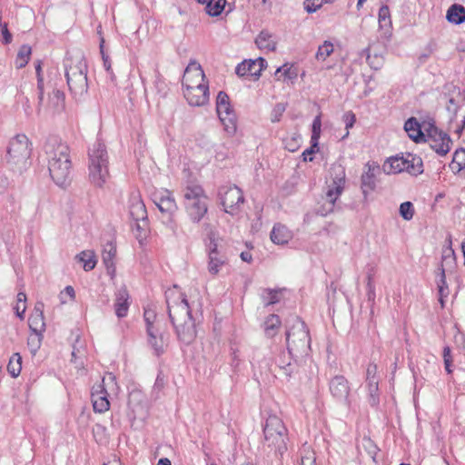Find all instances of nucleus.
<instances>
[{
    "label": "nucleus",
    "mask_w": 465,
    "mask_h": 465,
    "mask_svg": "<svg viewBox=\"0 0 465 465\" xmlns=\"http://www.w3.org/2000/svg\"><path fill=\"white\" fill-rule=\"evenodd\" d=\"M168 315L173 326L177 340L185 345L191 344L197 336V317L193 315L195 307L200 303H191L184 294L174 286L165 292Z\"/></svg>",
    "instance_id": "nucleus-1"
},
{
    "label": "nucleus",
    "mask_w": 465,
    "mask_h": 465,
    "mask_svg": "<svg viewBox=\"0 0 465 465\" xmlns=\"http://www.w3.org/2000/svg\"><path fill=\"white\" fill-rule=\"evenodd\" d=\"M48 160V171L52 180L59 187H66L71 183L72 162L66 143L50 139L45 145Z\"/></svg>",
    "instance_id": "nucleus-2"
},
{
    "label": "nucleus",
    "mask_w": 465,
    "mask_h": 465,
    "mask_svg": "<svg viewBox=\"0 0 465 465\" xmlns=\"http://www.w3.org/2000/svg\"><path fill=\"white\" fill-rule=\"evenodd\" d=\"M64 74L69 91L75 100H82L87 94V64L82 53L69 55L64 62Z\"/></svg>",
    "instance_id": "nucleus-3"
},
{
    "label": "nucleus",
    "mask_w": 465,
    "mask_h": 465,
    "mask_svg": "<svg viewBox=\"0 0 465 465\" xmlns=\"http://www.w3.org/2000/svg\"><path fill=\"white\" fill-rule=\"evenodd\" d=\"M109 156L105 144L95 141L88 151V178L96 187H103L109 177Z\"/></svg>",
    "instance_id": "nucleus-4"
},
{
    "label": "nucleus",
    "mask_w": 465,
    "mask_h": 465,
    "mask_svg": "<svg viewBox=\"0 0 465 465\" xmlns=\"http://www.w3.org/2000/svg\"><path fill=\"white\" fill-rule=\"evenodd\" d=\"M183 204L193 223H199L208 213V196L200 184L188 183L183 190Z\"/></svg>",
    "instance_id": "nucleus-5"
},
{
    "label": "nucleus",
    "mask_w": 465,
    "mask_h": 465,
    "mask_svg": "<svg viewBox=\"0 0 465 465\" xmlns=\"http://www.w3.org/2000/svg\"><path fill=\"white\" fill-rule=\"evenodd\" d=\"M286 343L289 354L302 357L311 351V337L304 322L296 317L292 327L286 331Z\"/></svg>",
    "instance_id": "nucleus-6"
},
{
    "label": "nucleus",
    "mask_w": 465,
    "mask_h": 465,
    "mask_svg": "<svg viewBox=\"0 0 465 465\" xmlns=\"http://www.w3.org/2000/svg\"><path fill=\"white\" fill-rule=\"evenodd\" d=\"M330 176L331 182L328 184L323 198L324 203L317 211L322 216H326L333 212L335 203L343 192L345 184V170L343 166L340 163L332 164L330 168Z\"/></svg>",
    "instance_id": "nucleus-7"
},
{
    "label": "nucleus",
    "mask_w": 465,
    "mask_h": 465,
    "mask_svg": "<svg viewBox=\"0 0 465 465\" xmlns=\"http://www.w3.org/2000/svg\"><path fill=\"white\" fill-rule=\"evenodd\" d=\"M31 152L28 137L25 134H17L10 140L5 158L14 169L22 172L29 164Z\"/></svg>",
    "instance_id": "nucleus-8"
},
{
    "label": "nucleus",
    "mask_w": 465,
    "mask_h": 465,
    "mask_svg": "<svg viewBox=\"0 0 465 465\" xmlns=\"http://www.w3.org/2000/svg\"><path fill=\"white\" fill-rule=\"evenodd\" d=\"M207 231L208 243L206 244V252L208 255V272L216 276L224 265L228 263V257L223 252L221 242L222 238L219 237L218 232L213 229L210 224L205 226Z\"/></svg>",
    "instance_id": "nucleus-9"
},
{
    "label": "nucleus",
    "mask_w": 465,
    "mask_h": 465,
    "mask_svg": "<svg viewBox=\"0 0 465 465\" xmlns=\"http://www.w3.org/2000/svg\"><path fill=\"white\" fill-rule=\"evenodd\" d=\"M286 432L287 430L278 416L270 415L266 419L263 429L264 440L269 447L273 446L275 448L274 454L276 456H282L287 450L285 442Z\"/></svg>",
    "instance_id": "nucleus-10"
},
{
    "label": "nucleus",
    "mask_w": 465,
    "mask_h": 465,
    "mask_svg": "<svg viewBox=\"0 0 465 465\" xmlns=\"http://www.w3.org/2000/svg\"><path fill=\"white\" fill-rule=\"evenodd\" d=\"M420 157L407 153L405 156H394L386 161L382 166L386 173H399L407 172L411 175H418L423 172Z\"/></svg>",
    "instance_id": "nucleus-11"
},
{
    "label": "nucleus",
    "mask_w": 465,
    "mask_h": 465,
    "mask_svg": "<svg viewBox=\"0 0 465 465\" xmlns=\"http://www.w3.org/2000/svg\"><path fill=\"white\" fill-rule=\"evenodd\" d=\"M423 127L427 137L425 142H428L439 155H446L452 143L450 135L440 130L432 119L423 121Z\"/></svg>",
    "instance_id": "nucleus-12"
},
{
    "label": "nucleus",
    "mask_w": 465,
    "mask_h": 465,
    "mask_svg": "<svg viewBox=\"0 0 465 465\" xmlns=\"http://www.w3.org/2000/svg\"><path fill=\"white\" fill-rule=\"evenodd\" d=\"M218 198L225 213L234 215L244 203L242 191L236 185H223L218 190Z\"/></svg>",
    "instance_id": "nucleus-13"
},
{
    "label": "nucleus",
    "mask_w": 465,
    "mask_h": 465,
    "mask_svg": "<svg viewBox=\"0 0 465 465\" xmlns=\"http://www.w3.org/2000/svg\"><path fill=\"white\" fill-rule=\"evenodd\" d=\"M216 112L224 131L229 135H233L236 132V116L231 106L230 98L223 91H220L217 94Z\"/></svg>",
    "instance_id": "nucleus-14"
},
{
    "label": "nucleus",
    "mask_w": 465,
    "mask_h": 465,
    "mask_svg": "<svg viewBox=\"0 0 465 465\" xmlns=\"http://www.w3.org/2000/svg\"><path fill=\"white\" fill-rule=\"evenodd\" d=\"M329 390L332 398L339 403L351 406L349 399L351 387L348 380L342 375L334 376L329 382Z\"/></svg>",
    "instance_id": "nucleus-15"
},
{
    "label": "nucleus",
    "mask_w": 465,
    "mask_h": 465,
    "mask_svg": "<svg viewBox=\"0 0 465 465\" xmlns=\"http://www.w3.org/2000/svg\"><path fill=\"white\" fill-rule=\"evenodd\" d=\"M207 84L208 83L205 80V74L202 66L196 62L189 64L183 76V89L201 86L202 84Z\"/></svg>",
    "instance_id": "nucleus-16"
},
{
    "label": "nucleus",
    "mask_w": 465,
    "mask_h": 465,
    "mask_svg": "<svg viewBox=\"0 0 465 465\" xmlns=\"http://www.w3.org/2000/svg\"><path fill=\"white\" fill-rule=\"evenodd\" d=\"M267 66V62L262 57L254 60H244L240 63L236 68L235 73L238 76H255L259 77L262 71Z\"/></svg>",
    "instance_id": "nucleus-17"
},
{
    "label": "nucleus",
    "mask_w": 465,
    "mask_h": 465,
    "mask_svg": "<svg viewBox=\"0 0 465 465\" xmlns=\"http://www.w3.org/2000/svg\"><path fill=\"white\" fill-rule=\"evenodd\" d=\"M292 356V355L289 354V352L282 351L274 362L264 359L262 361L264 366L261 365V368L264 367L271 372H274L276 369H279L286 377H290L294 371V365L291 361Z\"/></svg>",
    "instance_id": "nucleus-18"
},
{
    "label": "nucleus",
    "mask_w": 465,
    "mask_h": 465,
    "mask_svg": "<svg viewBox=\"0 0 465 465\" xmlns=\"http://www.w3.org/2000/svg\"><path fill=\"white\" fill-rule=\"evenodd\" d=\"M183 95L190 105L203 106L209 101V86L202 84L201 86L183 89Z\"/></svg>",
    "instance_id": "nucleus-19"
},
{
    "label": "nucleus",
    "mask_w": 465,
    "mask_h": 465,
    "mask_svg": "<svg viewBox=\"0 0 465 465\" xmlns=\"http://www.w3.org/2000/svg\"><path fill=\"white\" fill-rule=\"evenodd\" d=\"M91 397L94 412L104 413L109 410L108 393L104 384L94 386Z\"/></svg>",
    "instance_id": "nucleus-20"
},
{
    "label": "nucleus",
    "mask_w": 465,
    "mask_h": 465,
    "mask_svg": "<svg viewBox=\"0 0 465 465\" xmlns=\"http://www.w3.org/2000/svg\"><path fill=\"white\" fill-rule=\"evenodd\" d=\"M44 308L45 305L42 302H36L34 311L28 319L30 330L38 336H42L43 332L45 331Z\"/></svg>",
    "instance_id": "nucleus-21"
},
{
    "label": "nucleus",
    "mask_w": 465,
    "mask_h": 465,
    "mask_svg": "<svg viewBox=\"0 0 465 465\" xmlns=\"http://www.w3.org/2000/svg\"><path fill=\"white\" fill-rule=\"evenodd\" d=\"M153 202L161 213L172 215L177 210L176 202L169 191L160 192L153 196Z\"/></svg>",
    "instance_id": "nucleus-22"
},
{
    "label": "nucleus",
    "mask_w": 465,
    "mask_h": 465,
    "mask_svg": "<svg viewBox=\"0 0 465 465\" xmlns=\"http://www.w3.org/2000/svg\"><path fill=\"white\" fill-rule=\"evenodd\" d=\"M367 171L361 175V190L365 198L370 192H372L376 187V175L380 173L381 169L378 164L370 163L366 164Z\"/></svg>",
    "instance_id": "nucleus-23"
},
{
    "label": "nucleus",
    "mask_w": 465,
    "mask_h": 465,
    "mask_svg": "<svg viewBox=\"0 0 465 465\" xmlns=\"http://www.w3.org/2000/svg\"><path fill=\"white\" fill-rule=\"evenodd\" d=\"M129 213L133 220H146V207L138 193H133L129 199Z\"/></svg>",
    "instance_id": "nucleus-24"
},
{
    "label": "nucleus",
    "mask_w": 465,
    "mask_h": 465,
    "mask_svg": "<svg viewBox=\"0 0 465 465\" xmlns=\"http://www.w3.org/2000/svg\"><path fill=\"white\" fill-rule=\"evenodd\" d=\"M404 130L409 137L415 143L426 141V133L424 132L423 122L420 124L416 118L411 117L404 124Z\"/></svg>",
    "instance_id": "nucleus-25"
},
{
    "label": "nucleus",
    "mask_w": 465,
    "mask_h": 465,
    "mask_svg": "<svg viewBox=\"0 0 465 465\" xmlns=\"http://www.w3.org/2000/svg\"><path fill=\"white\" fill-rule=\"evenodd\" d=\"M129 293L125 287L120 288L116 292L114 310L118 318L127 315L129 309Z\"/></svg>",
    "instance_id": "nucleus-26"
},
{
    "label": "nucleus",
    "mask_w": 465,
    "mask_h": 465,
    "mask_svg": "<svg viewBox=\"0 0 465 465\" xmlns=\"http://www.w3.org/2000/svg\"><path fill=\"white\" fill-rule=\"evenodd\" d=\"M146 333L148 343L154 351L155 354H162L167 346L166 341L164 340L163 334L159 332L157 328H154V330L149 329L147 330Z\"/></svg>",
    "instance_id": "nucleus-27"
},
{
    "label": "nucleus",
    "mask_w": 465,
    "mask_h": 465,
    "mask_svg": "<svg viewBox=\"0 0 465 465\" xmlns=\"http://www.w3.org/2000/svg\"><path fill=\"white\" fill-rule=\"evenodd\" d=\"M115 254H116L115 245L113 242H107L104 245L102 258H103V262L107 269V273L109 275H111L112 277L114 276V274L115 272V266H114V262Z\"/></svg>",
    "instance_id": "nucleus-28"
},
{
    "label": "nucleus",
    "mask_w": 465,
    "mask_h": 465,
    "mask_svg": "<svg viewBox=\"0 0 465 465\" xmlns=\"http://www.w3.org/2000/svg\"><path fill=\"white\" fill-rule=\"evenodd\" d=\"M291 239V234L286 226L275 224L271 232V240L276 244H284Z\"/></svg>",
    "instance_id": "nucleus-29"
},
{
    "label": "nucleus",
    "mask_w": 465,
    "mask_h": 465,
    "mask_svg": "<svg viewBox=\"0 0 465 465\" xmlns=\"http://www.w3.org/2000/svg\"><path fill=\"white\" fill-rule=\"evenodd\" d=\"M446 17L450 23L462 24L465 21V7L458 4L452 5L449 8Z\"/></svg>",
    "instance_id": "nucleus-30"
},
{
    "label": "nucleus",
    "mask_w": 465,
    "mask_h": 465,
    "mask_svg": "<svg viewBox=\"0 0 465 465\" xmlns=\"http://www.w3.org/2000/svg\"><path fill=\"white\" fill-rule=\"evenodd\" d=\"M281 323L282 322L278 315L270 314L263 323L266 336L269 338L274 337L278 332Z\"/></svg>",
    "instance_id": "nucleus-31"
},
{
    "label": "nucleus",
    "mask_w": 465,
    "mask_h": 465,
    "mask_svg": "<svg viewBox=\"0 0 465 465\" xmlns=\"http://www.w3.org/2000/svg\"><path fill=\"white\" fill-rule=\"evenodd\" d=\"M272 34L268 31H262L255 39V43L260 49H267L268 51H274L276 49V42L272 39Z\"/></svg>",
    "instance_id": "nucleus-32"
},
{
    "label": "nucleus",
    "mask_w": 465,
    "mask_h": 465,
    "mask_svg": "<svg viewBox=\"0 0 465 465\" xmlns=\"http://www.w3.org/2000/svg\"><path fill=\"white\" fill-rule=\"evenodd\" d=\"M379 26L381 30H384V35L390 33L391 26V13L388 5H381L379 9L378 14Z\"/></svg>",
    "instance_id": "nucleus-33"
},
{
    "label": "nucleus",
    "mask_w": 465,
    "mask_h": 465,
    "mask_svg": "<svg viewBox=\"0 0 465 465\" xmlns=\"http://www.w3.org/2000/svg\"><path fill=\"white\" fill-rule=\"evenodd\" d=\"M439 279L437 280V286H438V292H439V301L441 303V306H444V298L449 295V287L446 282V275H445V269L443 267V264H441L440 268L439 269Z\"/></svg>",
    "instance_id": "nucleus-34"
},
{
    "label": "nucleus",
    "mask_w": 465,
    "mask_h": 465,
    "mask_svg": "<svg viewBox=\"0 0 465 465\" xmlns=\"http://www.w3.org/2000/svg\"><path fill=\"white\" fill-rule=\"evenodd\" d=\"M75 259L79 262H83L84 270L88 272L93 270L95 267L96 260L94 253L91 251H84L78 255H76Z\"/></svg>",
    "instance_id": "nucleus-35"
},
{
    "label": "nucleus",
    "mask_w": 465,
    "mask_h": 465,
    "mask_svg": "<svg viewBox=\"0 0 465 465\" xmlns=\"http://www.w3.org/2000/svg\"><path fill=\"white\" fill-rule=\"evenodd\" d=\"M32 54V49L28 45H24L20 47L16 58H15V66L20 69L25 67L30 59Z\"/></svg>",
    "instance_id": "nucleus-36"
},
{
    "label": "nucleus",
    "mask_w": 465,
    "mask_h": 465,
    "mask_svg": "<svg viewBox=\"0 0 465 465\" xmlns=\"http://www.w3.org/2000/svg\"><path fill=\"white\" fill-rule=\"evenodd\" d=\"M22 370V357L19 353H14L7 365V371L14 378L17 377Z\"/></svg>",
    "instance_id": "nucleus-37"
},
{
    "label": "nucleus",
    "mask_w": 465,
    "mask_h": 465,
    "mask_svg": "<svg viewBox=\"0 0 465 465\" xmlns=\"http://www.w3.org/2000/svg\"><path fill=\"white\" fill-rule=\"evenodd\" d=\"M49 106L52 107L54 111H60L64 108V94L60 90H54L53 93L49 95Z\"/></svg>",
    "instance_id": "nucleus-38"
},
{
    "label": "nucleus",
    "mask_w": 465,
    "mask_h": 465,
    "mask_svg": "<svg viewBox=\"0 0 465 465\" xmlns=\"http://www.w3.org/2000/svg\"><path fill=\"white\" fill-rule=\"evenodd\" d=\"M226 0H209L205 6L206 13L211 16H218L224 9Z\"/></svg>",
    "instance_id": "nucleus-39"
},
{
    "label": "nucleus",
    "mask_w": 465,
    "mask_h": 465,
    "mask_svg": "<svg viewBox=\"0 0 465 465\" xmlns=\"http://www.w3.org/2000/svg\"><path fill=\"white\" fill-rule=\"evenodd\" d=\"M334 51L333 44L330 41L324 43L318 47L315 58L318 61H325Z\"/></svg>",
    "instance_id": "nucleus-40"
},
{
    "label": "nucleus",
    "mask_w": 465,
    "mask_h": 465,
    "mask_svg": "<svg viewBox=\"0 0 465 465\" xmlns=\"http://www.w3.org/2000/svg\"><path fill=\"white\" fill-rule=\"evenodd\" d=\"M274 75L277 78V80H281L282 77V81H286L296 78L297 73L295 71H292V67L289 66L288 64H285L275 71Z\"/></svg>",
    "instance_id": "nucleus-41"
},
{
    "label": "nucleus",
    "mask_w": 465,
    "mask_h": 465,
    "mask_svg": "<svg viewBox=\"0 0 465 465\" xmlns=\"http://www.w3.org/2000/svg\"><path fill=\"white\" fill-rule=\"evenodd\" d=\"M41 62L37 61V64H35V71L37 75V89H38V111H40L43 101H44V79L41 74Z\"/></svg>",
    "instance_id": "nucleus-42"
},
{
    "label": "nucleus",
    "mask_w": 465,
    "mask_h": 465,
    "mask_svg": "<svg viewBox=\"0 0 465 465\" xmlns=\"http://www.w3.org/2000/svg\"><path fill=\"white\" fill-rule=\"evenodd\" d=\"M262 298L266 306L275 304L280 302V291L266 289L263 291Z\"/></svg>",
    "instance_id": "nucleus-43"
},
{
    "label": "nucleus",
    "mask_w": 465,
    "mask_h": 465,
    "mask_svg": "<svg viewBox=\"0 0 465 465\" xmlns=\"http://www.w3.org/2000/svg\"><path fill=\"white\" fill-rule=\"evenodd\" d=\"M368 401L371 406H377L380 402L379 383L367 384Z\"/></svg>",
    "instance_id": "nucleus-44"
},
{
    "label": "nucleus",
    "mask_w": 465,
    "mask_h": 465,
    "mask_svg": "<svg viewBox=\"0 0 465 465\" xmlns=\"http://www.w3.org/2000/svg\"><path fill=\"white\" fill-rule=\"evenodd\" d=\"M16 305L15 306V311L16 315L23 320L24 315L26 310L25 302H26V294L23 292H19L16 296Z\"/></svg>",
    "instance_id": "nucleus-45"
},
{
    "label": "nucleus",
    "mask_w": 465,
    "mask_h": 465,
    "mask_svg": "<svg viewBox=\"0 0 465 465\" xmlns=\"http://www.w3.org/2000/svg\"><path fill=\"white\" fill-rule=\"evenodd\" d=\"M378 367L374 362H371L368 364L366 369V382L367 384L371 383H379V378L377 376Z\"/></svg>",
    "instance_id": "nucleus-46"
},
{
    "label": "nucleus",
    "mask_w": 465,
    "mask_h": 465,
    "mask_svg": "<svg viewBox=\"0 0 465 465\" xmlns=\"http://www.w3.org/2000/svg\"><path fill=\"white\" fill-rule=\"evenodd\" d=\"M135 222L134 229L136 230V238L142 242L146 237L148 231V222L146 220H134Z\"/></svg>",
    "instance_id": "nucleus-47"
},
{
    "label": "nucleus",
    "mask_w": 465,
    "mask_h": 465,
    "mask_svg": "<svg viewBox=\"0 0 465 465\" xmlns=\"http://www.w3.org/2000/svg\"><path fill=\"white\" fill-rule=\"evenodd\" d=\"M400 214L406 220L410 221L414 215V207L411 202H404L400 205Z\"/></svg>",
    "instance_id": "nucleus-48"
},
{
    "label": "nucleus",
    "mask_w": 465,
    "mask_h": 465,
    "mask_svg": "<svg viewBox=\"0 0 465 465\" xmlns=\"http://www.w3.org/2000/svg\"><path fill=\"white\" fill-rule=\"evenodd\" d=\"M144 322L146 323V331L149 329L154 330V322L156 320V313L152 308H145L143 312Z\"/></svg>",
    "instance_id": "nucleus-49"
},
{
    "label": "nucleus",
    "mask_w": 465,
    "mask_h": 465,
    "mask_svg": "<svg viewBox=\"0 0 465 465\" xmlns=\"http://www.w3.org/2000/svg\"><path fill=\"white\" fill-rule=\"evenodd\" d=\"M321 127H322L321 117L316 116L312 122V140H311V142H313V146L318 145V140L320 138V134H321Z\"/></svg>",
    "instance_id": "nucleus-50"
},
{
    "label": "nucleus",
    "mask_w": 465,
    "mask_h": 465,
    "mask_svg": "<svg viewBox=\"0 0 465 465\" xmlns=\"http://www.w3.org/2000/svg\"><path fill=\"white\" fill-rule=\"evenodd\" d=\"M301 465H316L315 453L309 448L303 450V454L301 458Z\"/></svg>",
    "instance_id": "nucleus-51"
},
{
    "label": "nucleus",
    "mask_w": 465,
    "mask_h": 465,
    "mask_svg": "<svg viewBox=\"0 0 465 465\" xmlns=\"http://www.w3.org/2000/svg\"><path fill=\"white\" fill-rule=\"evenodd\" d=\"M286 110V105L284 104L279 103L277 104L271 114V121L272 123H277L281 120L283 113Z\"/></svg>",
    "instance_id": "nucleus-52"
},
{
    "label": "nucleus",
    "mask_w": 465,
    "mask_h": 465,
    "mask_svg": "<svg viewBox=\"0 0 465 465\" xmlns=\"http://www.w3.org/2000/svg\"><path fill=\"white\" fill-rule=\"evenodd\" d=\"M323 0H305L304 9L309 13H314L322 7Z\"/></svg>",
    "instance_id": "nucleus-53"
},
{
    "label": "nucleus",
    "mask_w": 465,
    "mask_h": 465,
    "mask_svg": "<svg viewBox=\"0 0 465 465\" xmlns=\"http://www.w3.org/2000/svg\"><path fill=\"white\" fill-rule=\"evenodd\" d=\"M443 360H444V365L446 371L450 374L452 372L450 366L452 362V358L450 355V347L446 346L443 349Z\"/></svg>",
    "instance_id": "nucleus-54"
},
{
    "label": "nucleus",
    "mask_w": 465,
    "mask_h": 465,
    "mask_svg": "<svg viewBox=\"0 0 465 465\" xmlns=\"http://www.w3.org/2000/svg\"><path fill=\"white\" fill-rule=\"evenodd\" d=\"M367 62L371 68L378 70L382 65V57L376 54L372 57L369 54L367 56Z\"/></svg>",
    "instance_id": "nucleus-55"
},
{
    "label": "nucleus",
    "mask_w": 465,
    "mask_h": 465,
    "mask_svg": "<svg viewBox=\"0 0 465 465\" xmlns=\"http://www.w3.org/2000/svg\"><path fill=\"white\" fill-rule=\"evenodd\" d=\"M41 339L42 336H38L36 334L28 338L27 344L29 347H31L32 352H35L39 349Z\"/></svg>",
    "instance_id": "nucleus-56"
},
{
    "label": "nucleus",
    "mask_w": 465,
    "mask_h": 465,
    "mask_svg": "<svg viewBox=\"0 0 465 465\" xmlns=\"http://www.w3.org/2000/svg\"><path fill=\"white\" fill-rule=\"evenodd\" d=\"M367 296L369 301H374L375 299V287L372 282L371 275L369 274L367 277Z\"/></svg>",
    "instance_id": "nucleus-57"
},
{
    "label": "nucleus",
    "mask_w": 465,
    "mask_h": 465,
    "mask_svg": "<svg viewBox=\"0 0 465 465\" xmlns=\"http://www.w3.org/2000/svg\"><path fill=\"white\" fill-rule=\"evenodd\" d=\"M453 162H455V163H459L460 165L462 164L465 166V149L460 148L455 151L453 155Z\"/></svg>",
    "instance_id": "nucleus-58"
},
{
    "label": "nucleus",
    "mask_w": 465,
    "mask_h": 465,
    "mask_svg": "<svg viewBox=\"0 0 465 465\" xmlns=\"http://www.w3.org/2000/svg\"><path fill=\"white\" fill-rule=\"evenodd\" d=\"M356 121L355 114L352 112H347L343 115V122L345 123L346 129L351 128Z\"/></svg>",
    "instance_id": "nucleus-59"
},
{
    "label": "nucleus",
    "mask_w": 465,
    "mask_h": 465,
    "mask_svg": "<svg viewBox=\"0 0 465 465\" xmlns=\"http://www.w3.org/2000/svg\"><path fill=\"white\" fill-rule=\"evenodd\" d=\"M455 262V254L454 251L450 247L446 253L442 255V262H450L454 263Z\"/></svg>",
    "instance_id": "nucleus-60"
},
{
    "label": "nucleus",
    "mask_w": 465,
    "mask_h": 465,
    "mask_svg": "<svg viewBox=\"0 0 465 465\" xmlns=\"http://www.w3.org/2000/svg\"><path fill=\"white\" fill-rule=\"evenodd\" d=\"M109 382H111L112 384H114L115 385V376L109 372L107 373L102 380V383L101 384H104V387L105 386V384H109Z\"/></svg>",
    "instance_id": "nucleus-61"
},
{
    "label": "nucleus",
    "mask_w": 465,
    "mask_h": 465,
    "mask_svg": "<svg viewBox=\"0 0 465 465\" xmlns=\"http://www.w3.org/2000/svg\"><path fill=\"white\" fill-rule=\"evenodd\" d=\"M315 147H316V146H313V142H312V145H311V147H310V148H308V149H306V150L302 153L303 160H304V161H307V160H308V158H307V156H308V155H312V153H314V148H315Z\"/></svg>",
    "instance_id": "nucleus-62"
},
{
    "label": "nucleus",
    "mask_w": 465,
    "mask_h": 465,
    "mask_svg": "<svg viewBox=\"0 0 465 465\" xmlns=\"http://www.w3.org/2000/svg\"><path fill=\"white\" fill-rule=\"evenodd\" d=\"M240 256H241V259L246 262H251L252 260V256L251 252H242Z\"/></svg>",
    "instance_id": "nucleus-63"
},
{
    "label": "nucleus",
    "mask_w": 465,
    "mask_h": 465,
    "mask_svg": "<svg viewBox=\"0 0 465 465\" xmlns=\"http://www.w3.org/2000/svg\"><path fill=\"white\" fill-rule=\"evenodd\" d=\"M450 167L454 173H459L465 168L462 164L460 165L459 163H455L453 161L450 163Z\"/></svg>",
    "instance_id": "nucleus-64"
}]
</instances>
